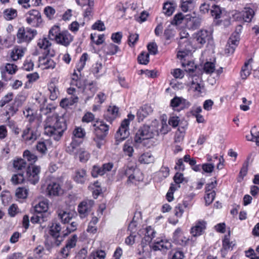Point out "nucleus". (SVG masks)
Returning <instances> with one entry per match:
<instances>
[{
	"label": "nucleus",
	"instance_id": "1",
	"mask_svg": "<svg viewBox=\"0 0 259 259\" xmlns=\"http://www.w3.org/2000/svg\"><path fill=\"white\" fill-rule=\"evenodd\" d=\"M168 132V126L166 120H162L160 124H158V121L155 120L150 125H144L140 127L136 134L134 141L137 143H140L143 140L157 137L160 133L165 135Z\"/></svg>",
	"mask_w": 259,
	"mask_h": 259
},
{
	"label": "nucleus",
	"instance_id": "2",
	"mask_svg": "<svg viewBox=\"0 0 259 259\" xmlns=\"http://www.w3.org/2000/svg\"><path fill=\"white\" fill-rule=\"evenodd\" d=\"M66 129L67 125L64 117H59L56 114L47 117L45 121V134L59 141Z\"/></svg>",
	"mask_w": 259,
	"mask_h": 259
},
{
	"label": "nucleus",
	"instance_id": "3",
	"mask_svg": "<svg viewBox=\"0 0 259 259\" xmlns=\"http://www.w3.org/2000/svg\"><path fill=\"white\" fill-rule=\"evenodd\" d=\"M81 65H77L76 69L71 76L70 82L71 87L68 89L67 92L69 94L72 95L70 98H64L60 102V105L63 108H67L78 101V95L80 92L81 88Z\"/></svg>",
	"mask_w": 259,
	"mask_h": 259
},
{
	"label": "nucleus",
	"instance_id": "4",
	"mask_svg": "<svg viewBox=\"0 0 259 259\" xmlns=\"http://www.w3.org/2000/svg\"><path fill=\"white\" fill-rule=\"evenodd\" d=\"M76 228L77 223L75 222H72L70 224H67L63 227H62L59 223L54 222L50 227L49 233L55 238V244L57 246H59L63 241V238L76 230Z\"/></svg>",
	"mask_w": 259,
	"mask_h": 259
},
{
	"label": "nucleus",
	"instance_id": "5",
	"mask_svg": "<svg viewBox=\"0 0 259 259\" xmlns=\"http://www.w3.org/2000/svg\"><path fill=\"white\" fill-rule=\"evenodd\" d=\"M23 156L30 162L31 165L28 166L27 168L25 177L31 184L35 185L39 181V174L40 170V166L33 165L37 160V157L29 150H25L24 152Z\"/></svg>",
	"mask_w": 259,
	"mask_h": 259
},
{
	"label": "nucleus",
	"instance_id": "6",
	"mask_svg": "<svg viewBox=\"0 0 259 259\" xmlns=\"http://www.w3.org/2000/svg\"><path fill=\"white\" fill-rule=\"evenodd\" d=\"M67 151L78 158L81 161V127H76L73 132L72 142L67 148Z\"/></svg>",
	"mask_w": 259,
	"mask_h": 259
},
{
	"label": "nucleus",
	"instance_id": "7",
	"mask_svg": "<svg viewBox=\"0 0 259 259\" xmlns=\"http://www.w3.org/2000/svg\"><path fill=\"white\" fill-rule=\"evenodd\" d=\"M127 119H124L121 122L119 129L115 134V138L117 141L121 142L125 140L129 136L128 125L130 122L135 118V115L132 114H128Z\"/></svg>",
	"mask_w": 259,
	"mask_h": 259
},
{
	"label": "nucleus",
	"instance_id": "8",
	"mask_svg": "<svg viewBox=\"0 0 259 259\" xmlns=\"http://www.w3.org/2000/svg\"><path fill=\"white\" fill-rule=\"evenodd\" d=\"M37 31L29 27H22L19 28L17 34L18 42H29L36 35Z\"/></svg>",
	"mask_w": 259,
	"mask_h": 259
},
{
	"label": "nucleus",
	"instance_id": "9",
	"mask_svg": "<svg viewBox=\"0 0 259 259\" xmlns=\"http://www.w3.org/2000/svg\"><path fill=\"white\" fill-rule=\"evenodd\" d=\"M94 8V0H82V11L84 21L82 23V26L85 22H88L93 18Z\"/></svg>",
	"mask_w": 259,
	"mask_h": 259
},
{
	"label": "nucleus",
	"instance_id": "10",
	"mask_svg": "<svg viewBox=\"0 0 259 259\" xmlns=\"http://www.w3.org/2000/svg\"><path fill=\"white\" fill-rule=\"evenodd\" d=\"M39 136L40 133L36 128L32 127L30 125H28L23 131L22 138L26 142H33L37 140Z\"/></svg>",
	"mask_w": 259,
	"mask_h": 259
},
{
	"label": "nucleus",
	"instance_id": "11",
	"mask_svg": "<svg viewBox=\"0 0 259 259\" xmlns=\"http://www.w3.org/2000/svg\"><path fill=\"white\" fill-rule=\"evenodd\" d=\"M83 91L82 94V99L86 102L88 100L93 97L96 89L93 83V81L84 79L83 81Z\"/></svg>",
	"mask_w": 259,
	"mask_h": 259
},
{
	"label": "nucleus",
	"instance_id": "12",
	"mask_svg": "<svg viewBox=\"0 0 259 259\" xmlns=\"http://www.w3.org/2000/svg\"><path fill=\"white\" fill-rule=\"evenodd\" d=\"M171 243L166 239H161L155 241L152 248L154 251L160 250L162 253H165L171 248Z\"/></svg>",
	"mask_w": 259,
	"mask_h": 259
},
{
	"label": "nucleus",
	"instance_id": "13",
	"mask_svg": "<svg viewBox=\"0 0 259 259\" xmlns=\"http://www.w3.org/2000/svg\"><path fill=\"white\" fill-rule=\"evenodd\" d=\"M194 38L197 44L202 46L211 38V32L206 30L201 29L194 34Z\"/></svg>",
	"mask_w": 259,
	"mask_h": 259
},
{
	"label": "nucleus",
	"instance_id": "14",
	"mask_svg": "<svg viewBox=\"0 0 259 259\" xmlns=\"http://www.w3.org/2000/svg\"><path fill=\"white\" fill-rule=\"evenodd\" d=\"M76 215V212L73 210H60L58 212V218L65 225L68 224Z\"/></svg>",
	"mask_w": 259,
	"mask_h": 259
},
{
	"label": "nucleus",
	"instance_id": "15",
	"mask_svg": "<svg viewBox=\"0 0 259 259\" xmlns=\"http://www.w3.org/2000/svg\"><path fill=\"white\" fill-rule=\"evenodd\" d=\"M73 37L68 31H63L61 32L56 42L58 44L67 47L72 41Z\"/></svg>",
	"mask_w": 259,
	"mask_h": 259
},
{
	"label": "nucleus",
	"instance_id": "16",
	"mask_svg": "<svg viewBox=\"0 0 259 259\" xmlns=\"http://www.w3.org/2000/svg\"><path fill=\"white\" fill-rule=\"evenodd\" d=\"M47 191L48 194L51 196H59L63 192V190L61 188L60 185L54 182L50 183L47 186Z\"/></svg>",
	"mask_w": 259,
	"mask_h": 259
},
{
	"label": "nucleus",
	"instance_id": "17",
	"mask_svg": "<svg viewBox=\"0 0 259 259\" xmlns=\"http://www.w3.org/2000/svg\"><path fill=\"white\" fill-rule=\"evenodd\" d=\"M185 20L186 21V26L190 29H196L200 25L201 19L198 17L186 15Z\"/></svg>",
	"mask_w": 259,
	"mask_h": 259
},
{
	"label": "nucleus",
	"instance_id": "18",
	"mask_svg": "<svg viewBox=\"0 0 259 259\" xmlns=\"http://www.w3.org/2000/svg\"><path fill=\"white\" fill-rule=\"evenodd\" d=\"M28 14L30 17L27 18L26 21L29 24L34 25L35 23L37 24L42 22L41 15L38 11L32 10L28 12Z\"/></svg>",
	"mask_w": 259,
	"mask_h": 259
},
{
	"label": "nucleus",
	"instance_id": "19",
	"mask_svg": "<svg viewBox=\"0 0 259 259\" xmlns=\"http://www.w3.org/2000/svg\"><path fill=\"white\" fill-rule=\"evenodd\" d=\"M206 222L203 220L198 221L191 230V233L194 237L202 234L206 229Z\"/></svg>",
	"mask_w": 259,
	"mask_h": 259
},
{
	"label": "nucleus",
	"instance_id": "20",
	"mask_svg": "<svg viewBox=\"0 0 259 259\" xmlns=\"http://www.w3.org/2000/svg\"><path fill=\"white\" fill-rule=\"evenodd\" d=\"M51 45V43L46 37L39 39L38 40L37 46L40 49H44L46 51L45 53H47L46 55L50 57H54L55 56L54 52L53 51L51 52L49 49Z\"/></svg>",
	"mask_w": 259,
	"mask_h": 259
},
{
	"label": "nucleus",
	"instance_id": "21",
	"mask_svg": "<svg viewBox=\"0 0 259 259\" xmlns=\"http://www.w3.org/2000/svg\"><path fill=\"white\" fill-rule=\"evenodd\" d=\"M95 130L98 134L100 132L102 134L100 135L101 138H104L108 134L109 130V126L105 124L103 121L97 120L96 123L93 125Z\"/></svg>",
	"mask_w": 259,
	"mask_h": 259
},
{
	"label": "nucleus",
	"instance_id": "22",
	"mask_svg": "<svg viewBox=\"0 0 259 259\" xmlns=\"http://www.w3.org/2000/svg\"><path fill=\"white\" fill-rule=\"evenodd\" d=\"M153 112V109L150 105H145L141 107L137 111V116L138 121L140 122L143 121V119L148 115Z\"/></svg>",
	"mask_w": 259,
	"mask_h": 259
},
{
	"label": "nucleus",
	"instance_id": "23",
	"mask_svg": "<svg viewBox=\"0 0 259 259\" xmlns=\"http://www.w3.org/2000/svg\"><path fill=\"white\" fill-rule=\"evenodd\" d=\"M77 236L76 235H73L72 238L68 240V242L66 244L65 246L62 248L60 251V253L63 257L65 258L68 256L69 249L73 248L75 246Z\"/></svg>",
	"mask_w": 259,
	"mask_h": 259
},
{
	"label": "nucleus",
	"instance_id": "24",
	"mask_svg": "<svg viewBox=\"0 0 259 259\" xmlns=\"http://www.w3.org/2000/svg\"><path fill=\"white\" fill-rule=\"evenodd\" d=\"M179 47L180 51L178 54V57L180 56L184 57V55H187L189 52L191 51L192 46L190 44V42L185 39L184 41L180 40L179 41Z\"/></svg>",
	"mask_w": 259,
	"mask_h": 259
},
{
	"label": "nucleus",
	"instance_id": "25",
	"mask_svg": "<svg viewBox=\"0 0 259 259\" xmlns=\"http://www.w3.org/2000/svg\"><path fill=\"white\" fill-rule=\"evenodd\" d=\"M118 108L115 106H109L104 115L105 119L110 123L118 116Z\"/></svg>",
	"mask_w": 259,
	"mask_h": 259
},
{
	"label": "nucleus",
	"instance_id": "26",
	"mask_svg": "<svg viewBox=\"0 0 259 259\" xmlns=\"http://www.w3.org/2000/svg\"><path fill=\"white\" fill-rule=\"evenodd\" d=\"M239 44L238 37L234 38L233 36L230 37L226 46L225 52L226 54H233Z\"/></svg>",
	"mask_w": 259,
	"mask_h": 259
},
{
	"label": "nucleus",
	"instance_id": "27",
	"mask_svg": "<svg viewBox=\"0 0 259 259\" xmlns=\"http://www.w3.org/2000/svg\"><path fill=\"white\" fill-rule=\"evenodd\" d=\"M185 71L189 73L190 75L194 78L197 76V75L202 74V71L198 68H197L196 65H194L193 62H189L185 66Z\"/></svg>",
	"mask_w": 259,
	"mask_h": 259
},
{
	"label": "nucleus",
	"instance_id": "28",
	"mask_svg": "<svg viewBox=\"0 0 259 259\" xmlns=\"http://www.w3.org/2000/svg\"><path fill=\"white\" fill-rule=\"evenodd\" d=\"M199 75H197L196 78L194 79L192 78V80L190 85V89L193 90L194 92H201V89L203 88L202 81L201 78L199 77Z\"/></svg>",
	"mask_w": 259,
	"mask_h": 259
},
{
	"label": "nucleus",
	"instance_id": "29",
	"mask_svg": "<svg viewBox=\"0 0 259 259\" xmlns=\"http://www.w3.org/2000/svg\"><path fill=\"white\" fill-rule=\"evenodd\" d=\"M94 202L93 200L85 199L82 201V218L86 216L91 210Z\"/></svg>",
	"mask_w": 259,
	"mask_h": 259
},
{
	"label": "nucleus",
	"instance_id": "30",
	"mask_svg": "<svg viewBox=\"0 0 259 259\" xmlns=\"http://www.w3.org/2000/svg\"><path fill=\"white\" fill-rule=\"evenodd\" d=\"M39 61L41 65L44 66V69H53L56 66V63L51 59L46 57H39Z\"/></svg>",
	"mask_w": 259,
	"mask_h": 259
},
{
	"label": "nucleus",
	"instance_id": "31",
	"mask_svg": "<svg viewBox=\"0 0 259 259\" xmlns=\"http://www.w3.org/2000/svg\"><path fill=\"white\" fill-rule=\"evenodd\" d=\"M61 32L60 27L54 25L49 30L48 37L50 40L56 41Z\"/></svg>",
	"mask_w": 259,
	"mask_h": 259
},
{
	"label": "nucleus",
	"instance_id": "32",
	"mask_svg": "<svg viewBox=\"0 0 259 259\" xmlns=\"http://www.w3.org/2000/svg\"><path fill=\"white\" fill-rule=\"evenodd\" d=\"M48 209V203L46 201L40 202L36 205L34 208V211L38 214H43L47 211Z\"/></svg>",
	"mask_w": 259,
	"mask_h": 259
},
{
	"label": "nucleus",
	"instance_id": "33",
	"mask_svg": "<svg viewBox=\"0 0 259 259\" xmlns=\"http://www.w3.org/2000/svg\"><path fill=\"white\" fill-rule=\"evenodd\" d=\"M139 161L141 163L149 164L153 162L154 157L151 153H144L140 156Z\"/></svg>",
	"mask_w": 259,
	"mask_h": 259
},
{
	"label": "nucleus",
	"instance_id": "34",
	"mask_svg": "<svg viewBox=\"0 0 259 259\" xmlns=\"http://www.w3.org/2000/svg\"><path fill=\"white\" fill-rule=\"evenodd\" d=\"M48 89L50 92V99L52 101L55 100L59 95L58 88L54 83H51Z\"/></svg>",
	"mask_w": 259,
	"mask_h": 259
},
{
	"label": "nucleus",
	"instance_id": "35",
	"mask_svg": "<svg viewBox=\"0 0 259 259\" xmlns=\"http://www.w3.org/2000/svg\"><path fill=\"white\" fill-rule=\"evenodd\" d=\"M17 16V12L15 9L12 8L7 9L4 11V16L7 20H12L16 18Z\"/></svg>",
	"mask_w": 259,
	"mask_h": 259
},
{
	"label": "nucleus",
	"instance_id": "36",
	"mask_svg": "<svg viewBox=\"0 0 259 259\" xmlns=\"http://www.w3.org/2000/svg\"><path fill=\"white\" fill-rule=\"evenodd\" d=\"M135 169L133 166L127 167L124 170V175L128 177L127 183H133L135 179L134 175Z\"/></svg>",
	"mask_w": 259,
	"mask_h": 259
},
{
	"label": "nucleus",
	"instance_id": "37",
	"mask_svg": "<svg viewBox=\"0 0 259 259\" xmlns=\"http://www.w3.org/2000/svg\"><path fill=\"white\" fill-rule=\"evenodd\" d=\"M28 190L24 187H19L16 190V196L18 198L25 199L27 197Z\"/></svg>",
	"mask_w": 259,
	"mask_h": 259
},
{
	"label": "nucleus",
	"instance_id": "38",
	"mask_svg": "<svg viewBox=\"0 0 259 259\" xmlns=\"http://www.w3.org/2000/svg\"><path fill=\"white\" fill-rule=\"evenodd\" d=\"M138 61L140 64L146 65L149 62V55L144 52H142L138 57Z\"/></svg>",
	"mask_w": 259,
	"mask_h": 259
},
{
	"label": "nucleus",
	"instance_id": "39",
	"mask_svg": "<svg viewBox=\"0 0 259 259\" xmlns=\"http://www.w3.org/2000/svg\"><path fill=\"white\" fill-rule=\"evenodd\" d=\"M23 56V51L22 50L15 49L11 53V58L13 61H17Z\"/></svg>",
	"mask_w": 259,
	"mask_h": 259
},
{
	"label": "nucleus",
	"instance_id": "40",
	"mask_svg": "<svg viewBox=\"0 0 259 259\" xmlns=\"http://www.w3.org/2000/svg\"><path fill=\"white\" fill-rule=\"evenodd\" d=\"M14 167L18 170H22L26 167L27 163L24 159H19L14 161Z\"/></svg>",
	"mask_w": 259,
	"mask_h": 259
},
{
	"label": "nucleus",
	"instance_id": "41",
	"mask_svg": "<svg viewBox=\"0 0 259 259\" xmlns=\"http://www.w3.org/2000/svg\"><path fill=\"white\" fill-rule=\"evenodd\" d=\"M25 179L23 173H18L17 174L14 175L12 178L11 181L14 184H18L22 183Z\"/></svg>",
	"mask_w": 259,
	"mask_h": 259
},
{
	"label": "nucleus",
	"instance_id": "42",
	"mask_svg": "<svg viewBox=\"0 0 259 259\" xmlns=\"http://www.w3.org/2000/svg\"><path fill=\"white\" fill-rule=\"evenodd\" d=\"M210 12L211 16H214L215 19H219L221 17L222 10L219 6L213 5Z\"/></svg>",
	"mask_w": 259,
	"mask_h": 259
},
{
	"label": "nucleus",
	"instance_id": "43",
	"mask_svg": "<svg viewBox=\"0 0 259 259\" xmlns=\"http://www.w3.org/2000/svg\"><path fill=\"white\" fill-rule=\"evenodd\" d=\"M174 7L170 3H166L163 6L164 13L167 16H170L174 11Z\"/></svg>",
	"mask_w": 259,
	"mask_h": 259
},
{
	"label": "nucleus",
	"instance_id": "44",
	"mask_svg": "<svg viewBox=\"0 0 259 259\" xmlns=\"http://www.w3.org/2000/svg\"><path fill=\"white\" fill-rule=\"evenodd\" d=\"M105 174L102 166L99 167L98 166H94L93 168L92 175L93 177L96 178L98 176H103Z\"/></svg>",
	"mask_w": 259,
	"mask_h": 259
},
{
	"label": "nucleus",
	"instance_id": "45",
	"mask_svg": "<svg viewBox=\"0 0 259 259\" xmlns=\"http://www.w3.org/2000/svg\"><path fill=\"white\" fill-rule=\"evenodd\" d=\"M250 133V136H246L247 140L248 141L255 142L256 145L259 146V132L253 133L252 130H251Z\"/></svg>",
	"mask_w": 259,
	"mask_h": 259
},
{
	"label": "nucleus",
	"instance_id": "46",
	"mask_svg": "<svg viewBox=\"0 0 259 259\" xmlns=\"http://www.w3.org/2000/svg\"><path fill=\"white\" fill-rule=\"evenodd\" d=\"M253 15V10L251 9H249L244 12L243 14V19L245 22H249L251 21Z\"/></svg>",
	"mask_w": 259,
	"mask_h": 259
},
{
	"label": "nucleus",
	"instance_id": "47",
	"mask_svg": "<svg viewBox=\"0 0 259 259\" xmlns=\"http://www.w3.org/2000/svg\"><path fill=\"white\" fill-rule=\"evenodd\" d=\"M139 39V34L130 33L128 37V43L131 47H134Z\"/></svg>",
	"mask_w": 259,
	"mask_h": 259
},
{
	"label": "nucleus",
	"instance_id": "48",
	"mask_svg": "<svg viewBox=\"0 0 259 259\" xmlns=\"http://www.w3.org/2000/svg\"><path fill=\"white\" fill-rule=\"evenodd\" d=\"M204 71L208 74L212 73L215 70V65L213 63L207 62L204 65Z\"/></svg>",
	"mask_w": 259,
	"mask_h": 259
},
{
	"label": "nucleus",
	"instance_id": "49",
	"mask_svg": "<svg viewBox=\"0 0 259 259\" xmlns=\"http://www.w3.org/2000/svg\"><path fill=\"white\" fill-rule=\"evenodd\" d=\"M13 96L14 95L12 93H9L5 95L0 101V107H3L11 101L13 99Z\"/></svg>",
	"mask_w": 259,
	"mask_h": 259
},
{
	"label": "nucleus",
	"instance_id": "50",
	"mask_svg": "<svg viewBox=\"0 0 259 259\" xmlns=\"http://www.w3.org/2000/svg\"><path fill=\"white\" fill-rule=\"evenodd\" d=\"M215 196V192L214 191L206 193V195L204 197L206 205H208L211 203L213 201Z\"/></svg>",
	"mask_w": 259,
	"mask_h": 259
},
{
	"label": "nucleus",
	"instance_id": "51",
	"mask_svg": "<svg viewBox=\"0 0 259 259\" xmlns=\"http://www.w3.org/2000/svg\"><path fill=\"white\" fill-rule=\"evenodd\" d=\"M30 221L31 223L33 224L38 223H41V222H44L45 221L44 219V214L36 213V214H34L31 217Z\"/></svg>",
	"mask_w": 259,
	"mask_h": 259
},
{
	"label": "nucleus",
	"instance_id": "52",
	"mask_svg": "<svg viewBox=\"0 0 259 259\" xmlns=\"http://www.w3.org/2000/svg\"><path fill=\"white\" fill-rule=\"evenodd\" d=\"M184 19L185 20V17L184 18L182 13H179L175 16L171 23L172 25H178L181 24Z\"/></svg>",
	"mask_w": 259,
	"mask_h": 259
},
{
	"label": "nucleus",
	"instance_id": "53",
	"mask_svg": "<svg viewBox=\"0 0 259 259\" xmlns=\"http://www.w3.org/2000/svg\"><path fill=\"white\" fill-rule=\"evenodd\" d=\"M23 114L29 122L33 121L34 119V112L31 108H28L24 110Z\"/></svg>",
	"mask_w": 259,
	"mask_h": 259
},
{
	"label": "nucleus",
	"instance_id": "54",
	"mask_svg": "<svg viewBox=\"0 0 259 259\" xmlns=\"http://www.w3.org/2000/svg\"><path fill=\"white\" fill-rule=\"evenodd\" d=\"M17 70V66L13 64L8 63L5 66V71L10 74H14Z\"/></svg>",
	"mask_w": 259,
	"mask_h": 259
},
{
	"label": "nucleus",
	"instance_id": "55",
	"mask_svg": "<svg viewBox=\"0 0 259 259\" xmlns=\"http://www.w3.org/2000/svg\"><path fill=\"white\" fill-rule=\"evenodd\" d=\"M36 150L41 154H45L47 150L46 145L44 141H39L36 145Z\"/></svg>",
	"mask_w": 259,
	"mask_h": 259
},
{
	"label": "nucleus",
	"instance_id": "56",
	"mask_svg": "<svg viewBox=\"0 0 259 259\" xmlns=\"http://www.w3.org/2000/svg\"><path fill=\"white\" fill-rule=\"evenodd\" d=\"M18 111V108L14 106H9L6 112V115L8 116L7 120H10V117L13 116Z\"/></svg>",
	"mask_w": 259,
	"mask_h": 259
},
{
	"label": "nucleus",
	"instance_id": "57",
	"mask_svg": "<svg viewBox=\"0 0 259 259\" xmlns=\"http://www.w3.org/2000/svg\"><path fill=\"white\" fill-rule=\"evenodd\" d=\"M93 29L98 30L99 31H104L105 30V26L104 23L101 20H98L95 22L92 26Z\"/></svg>",
	"mask_w": 259,
	"mask_h": 259
},
{
	"label": "nucleus",
	"instance_id": "58",
	"mask_svg": "<svg viewBox=\"0 0 259 259\" xmlns=\"http://www.w3.org/2000/svg\"><path fill=\"white\" fill-rule=\"evenodd\" d=\"M174 180L177 184L179 185L178 187L180 188V184L183 183L185 179L183 174L177 172L174 177Z\"/></svg>",
	"mask_w": 259,
	"mask_h": 259
},
{
	"label": "nucleus",
	"instance_id": "59",
	"mask_svg": "<svg viewBox=\"0 0 259 259\" xmlns=\"http://www.w3.org/2000/svg\"><path fill=\"white\" fill-rule=\"evenodd\" d=\"M55 10L52 7L48 6L44 9V13L50 19L53 18V16L55 13Z\"/></svg>",
	"mask_w": 259,
	"mask_h": 259
},
{
	"label": "nucleus",
	"instance_id": "60",
	"mask_svg": "<svg viewBox=\"0 0 259 259\" xmlns=\"http://www.w3.org/2000/svg\"><path fill=\"white\" fill-rule=\"evenodd\" d=\"M181 3L180 7L183 12H186L193 8L194 4L188 3V2H181Z\"/></svg>",
	"mask_w": 259,
	"mask_h": 259
},
{
	"label": "nucleus",
	"instance_id": "61",
	"mask_svg": "<svg viewBox=\"0 0 259 259\" xmlns=\"http://www.w3.org/2000/svg\"><path fill=\"white\" fill-rule=\"evenodd\" d=\"M203 172L207 173L211 172L214 168V165L212 163H204L201 166Z\"/></svg>",
	"mask_w": 259,
	"mask_h": 259
},
{
	"label": "nucleus",
	"instance_id": "62",
	"mask_svg": "<svg viewBox=\"0 0 259 259\" xmlns=\"http://www.w3.org/2000/svg\"><path fill=\"white\" fill-rule=\"evenodd\" d=\"M235 245V244L232 241L230 242L227 236L225 237L223 241V246L225 250L229 249Z\"/></svg>",
	"mask_w": 259,
	"mask_h": 259
},
{
	"label": "nucleus",
	"instance_id": "63",
	"mask_svg": "<svg viewBox=\"0 0 259 259\" xmlns=\"http://www.w3.org/2000/svg\"><path fill=\"white\" fill-rule=\"evenodd\" d=\"M199 11L202 14L208 13L210 11L209 4L207 3L202 4L199 7Z\"/></svg>",
	"mask_w": 259,
	"mask_h": 259
},
{
	"label": "nucleus",
	"instance_id": "64",
	"mask_svg": "<svg viewBox=\"0 0 259 259\" xmlns=\"http://www.w3.org/2000/svg\"><path fill=\"white\" fill-rule=\"evenodd\" d=\"M122 37V33L121 32H117L112 34L111 39L114 42L119 44L121 42Z\"/></svg>",
	"mask_w": 259,
	"mask_h": 259
}]
</instances>
